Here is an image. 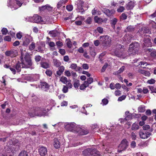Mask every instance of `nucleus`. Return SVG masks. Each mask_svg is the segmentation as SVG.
I'll list each match as a JSON object with an SVG mask.
<instances>
[{"instance_id":"obj_30","label":"nucleus","mask_w":156,"mask_h":156,"mask_svg":"<svg viewBox=\"0 0 156 156\" xmlns=\"http://www.w3.org/2000/svg\"><path fill=\"white\" fill-rule=\"evenodd\" d=\"M108 35H103L101 36L100 37V41L102 42V44L104 43V42L106 41L108 38Z\"/></svg>"},{"instance_id":"obj_54","label":"nucleus","mask_w":156,"mask_h":156,"mask_svg":"<svg viewBox=\"0 0 156 156\" xmlns=\"http://www.w3.org/2000/svg\"><path fill=\"white\" fill-rule=\"evenodd\" d=\"M2 32L3 34L6 35L7 34L8 31L6 28H4L2 29Z\"/></svg>"},{"instance_id":"obj_41","label":"nucleus","mask_w":156,"mask_h":156,"mask_svg":"<svg viewBox=\"0 0 156 156\" xmlns=\"http://www.w3.org/2000/svg\"><path fill=\"white\" fill-rule=\"evenodd\" d=\"M117 22V20L116 19L114 18L111 21V23L112 26L113 28L114 29L115 27V25L116 24Z\"/></svg>"},{"instance_id":"obj_36","label":"nucleus","mask_w":156,"mask_h":156,"mask_svg":"<svg viewBox=\"0 0 156 156\" xmlns=\"http://www.w3.org/2000/svg\"><path fill=\"white\" fill-rule=\"evenodd\" d=\"M139 128V126L138 125L135 123H134L132 126L131 129L132 130H137Z\"/></svg>"},{"instance_id":"obj_8","label":"nucleus","mask_w":156,"mask_h":156,"mask_svg":"<svg viewBox=\"0 0 156 156\" xmlns=\"http://www.w3.org/2000/svg\"><path fill=\"white\" fill-rule=\"evenodd\" d=\"M5 55L7 56H10L11 58L16 57L18 55L17 51L15 49H12L6 51L5 52Z\"/></svg>"},{"instance_id":"obj_29","label":"nucleus","mask_w":156,"mask_h":156,"mask_svg":"<svg viewBox=\"0 0 156 156\" xmlns=\"http://www.w3.org/2000/svg\"><path fill=\"white\" fill-rule=\"evenodd\" d=\"M60 81L65 84H66L68 82L67 78L64 76H62L61 77Z\"/></svg>"},{"instance_id":"obj_49","label":"nucleus","mask_w":156,"mask_h":156,"mask_svg":"<svg viewBox=\"0 0 156 156\" xmlns=\"http://www.w3.org/2000/svg\"><path fill=\"white\" fill-rule=\"evenodd\" d=\"M147 62H140L139 65L138 66H140L141 67H143L144 68H145L144 66H147Z\"/></svg>"},{"instance_id":"obj_14","label":"nucleus","mask_w":156,"mask_h":156,"mask_svg":"<svg viewBox=\"0 0 156 156\" xmlns=\"http://www.w3.org/2000/svg\"><path fill=\"white\" fill-rule=\"evenodd\" d=\"M103 11L108 17L111 16L112 15L114 14L115 12V11L114 9H112L110 10L108 9H103Z\"/></svg>"},{"instance_id":"obj_61","label":"nucleus","mask_w":156,"mask_h":156,"mask_svg":"<svg viewBox=\"0 0 156 156\" xmlns=\"http://www.w3.org/2000/svg\"><path fill=\"white\" fill-rule=\"evenodd\" d=\"M155 82V80L154 79H152L148 80L147 81V83L150 84H152L154 83Z\"/></svg>"},{"instance_id":"obj_12","label":"nucleus","mask_w":156,"mask_h":156,"mask_svg":"<svg viewBox=\"0 0 156 156\" xmlns=\"http://www.w3.org/2000/svg\"><path fill=\"white\" fill-rule=\"evenodd\" d=\"M68 1V0H61L57 5V8L58 9L63 10L65 8L64 5Z\"/></svg>"},{"instance_id":"obj_10","label":"nucleus","mask_w":156,"mask_h":156,"mask_svg":"<svg viewBox=\"0 0 156 156\" xmlns=\"http://www.w3.org/2000/svg\"><path fill=\"white\" fill-rule=\"evenodd\" d=\"M139 134L140 138L143 139H145L148 138L151 135L150 132H144L142 130H140Z\"/></svg>"},{"instance_id":"obj_64","label":"nucleus","mask_w":156,"mask_h":156,"mask_svg":"<svg viewBox=\"0 0 156 156\" xmlns=\"http://www.w3.org/2000/svg\"><path fill=\"white\" fill-rule=\"evenodd\" d=\"M83 68L84 69H87L89 68L88 65L86 63H84L82 65Z\"/></svg>"},{"instance_id":"obj_17","label":"nucleus","mask_w":156,"mask_h":156,"mask_svg":"<svg viewBox=\"0 0 156 156\" xmlns=\"http://www.w3.org/2000/svg\"><path fill=\"white\" fill-rule=\"evenodd\" d=\"M143 44L144 46L147 47L151 46L152 43L151 41V40L149 38H145Z\"/></svg>"},{"instance_id":"obj_26","label":"nucleus","mask_w":156,"mask_h":156,"mask_svg":"<svg viewBox=\"0 0 156 156\" xmlns=\"http://www.w3.org/2000/svg\"><path fill=\"white\" fill-rule=\"evenodd\" d=\"M49 34L51 35L52 37H54L57 36L59 33L57 30H53L49 31Z\"/></svg>"},{"instance_id":"obj_6","label":"nucleus","mask_w":156,"mask_h":156,"mask_svg":"<svg viewBox=\"0 0 156 156\" xmlns=\"http://www.w3.org/2000/svg\"><path fill=\"white\" fill-rule=\"evenodd\" d=\"M128 145L127 140L126 139H123L121 142L118 147V151L119 152H121L122 151L125 150L127 148Z\"/></svg>"},{"instance_id":"obj_43","label":"nucleus","mask_w":156,"mask_h":156,"mask_svg":"<svg viewBox=\"0 0 156 156\" xmlns=\"http://www.w3.org/2000/svg\"><path fill=\"white\" fill-rule=\"evenodd\" d=\"M18 156H28V154L26 151H23L19 154Z\"/></svg>"},{"instance_id":"obj_9","label":"nucleus","mask_w":156,"mask_h":156,"mask_svg":"<svg viewBox=\"0 0 156 156\" xmlns=\"http://www.w3.org/2000/svg\"><path fill=\"white\" fill-rule=\"evenodd\" d=\"M88 133L89 131L88 130L82 129L78 126L75 133H77V134L79 135H83L87 134Z\"/></svg>"},{"instance_id":"obj_33","label":"nucleus","mask_w":156,"mask_h":156,"mask_svg":"<svg viewBox=\"0 0 156 156\" xmlns=\"http://www.w3.org/2000/svg\"><path fill=\"white\" fill-rule=\"evenodd\" d=\"M145 107L144 105H140L138 107V110L139 112H144L145 110Z\"/></svg>"},{"instance_id":"obj_1","label":"nucleus","mask_w":156,"mask_h":156,"mask_svg":"<svg viewBox=\"0 0 156 156\" xmlns=\"http://www.w3.org/2000/svg\"><path fill=\"white\" fill-rule=\"evenodd\" d=\"M20 64L22 68H30L33 69L34 67L32 66V63L30 58V56L28 53H26L24 58H21Z\"/></svg>"},{"instance_id":"obj_48","label":"nucleus","mask_w":156,"mask_h":156,"mask_svg":"<svg viewBox=\"0 0 156 156\" xmlns=\"http://www.w3.org/2000/svg\"><path fill=\"white\" fill-rule=\"evenodd\" d=\"M125 67L124 66H122L120 69L117 72V74H120L123 72L124 70Z\"/></svg>"},{"instance_id":"obj_62","label":"nucleus","mask_w":156,"mask_h":156,"mask_svg":"<svg viewBox=\"0 0 156 156\" xmlns=\"http://www.w3.org/2000/svg\"><path fill=\"white\" fill-rule=\"evenodd\" d=\"M59 52L62 55H64L66 53V51L64 49H60L59 50Z\"/></svg>"},{"instance_id":"obj_37","label":"nucleus","mask_w":156,"mask_h":156,"mask_svg":"<svg viewBox=\"0 0 156 156\" xmlns=\"http://www.w3.org/2000/svg\"><path fill=\"white\" fill-rule=\"evenodd\" d=\"M21 51V56H20V59L22 57V58H24L26 54L27 53L25 50H24L23 48H21L20 49Z\"/></svg>"},{"instance_id":"obj_38","label":"nucleus","mask_w":156,"mask_h":156,"mask_svg":"<svg viewBox=\"0 0 156 156\" xmlns=\"http://www.w3.org/2000/svg\"><path fill=\"white\" fill-rule=\"evenodd\" d=\"M134 29L133 26H129L127 27L126 30H125V32H131L133 31L134 30Z\"/></svg>"},{"instance_id":"obj_35","label":"nucleus","mask_w":156,"mask_h":156,"mask_svg":"<svg viewBox=\"0 0 156 156\" xmlns=\"http://www.w3.org/2000/svg\"><path fill=\"white\" fill-rule=\"evenodd\" d=\"M93 78L92 77H89L87 79V81H85L84 82L89 86V84H91L93 82Z\"/></svg>"},{"instance_id":"obj_32","label":"nucleus","mask_w":156,"mask_h":156,"mask_svg":"<svg viewBox=\"0 0 156 156\" xmlns=\"http://www.w3.org/2000/svg\"><path fill=\"white\" fill-rule=\"evenodd\" d=\"M70 67L72 69H75L76 71L80 70V67H78L76 64H72L71 65Z\"/></svg>"},{"instance_id":"obj_18","label":"nucleus","mask_w":156,"mask_h":156,"mask_svg":"<svg viewBox=\"0 0 156 156\" xmlns=\"http://www.w3.org/2000/svg\"><path fill=\"white\" fill-rule=\"evenodd\" d=\"M39 9L41 11H43L45 10L50 11L52 10V8L51 6L49 5H47L44 6L40 7H39Z\"/></svg>"},{"instance_id":"obj_7","label":"nucleus","mask_w":156,"mask_h":156,"mask_svg":"<svg viewBox=\"0 0 156 156\" xmlns=\"http://www.w3.org/2000/svg\"><path fill=\"white\" fill-rule=\"evenodd\" d=\"M27 19H28V21L36 23L43 21L41 17L37 15H34L33 17H29Z\"/></svg>"},{"instance_id":"obj_25","label":"nucleus","mask_w":156,"mask_h":156,"mask_svg":"<svg viewBox=\"0 0 156 156\" xmlns=\"http://www.w3.org/2000/svg\"><path fill=\"white\" fill-rule=\"evenodd\" d=\"M20 64V62L18 61L16 65H14L13 66V67L16 69L18 72L20 71L21 70V67Z\"/></svg>"},{"instance_id":"obj_2","label":"nucleus","mask_w":156,"mask_h":156,"mask_svg":"<svg viewBox=\"0 0 156 156\" xmlns=\"http://www.w3.org/2000/svg\"><path fill=\"white\" fill-rule=\"evenodd\" d=\"M85 156H100V153L95 149L87 148L83 151Z\"/></svg>"},{"instance_id":"obj_23","label":"nucleus","mask_w":156,"mask_h":156,"mask_svg":"<svg viewBox=\"0 0 156 156\" xmlns=\"http://www.w3.org/2000/svg\"><path fill=\"white\" fill-rule=\"evenodd\" d=\"M84 2L82 1V0H79V3L78 4V6L79 7V6L80 5V7L79 9H80L82 10L81 11H79V12H81V13L82 14L83 12L84 11V10L83 8V4Z\"/></svg>"},{"instance_id":"obj_15","label":"nucleus","mask_w":156,"mask_h":156,"mask_svg":"<svg viewBox=\"0 0 156 156\" xmlns=\"http://www.w3.org/2000/svg\"><path fill=\"white\" fill-rule=\"evenodd\" d=\"M147 51L150 52V57L153 59H156V50L153 48H149Z\"/></svg>"},{"instance_id":"obj_31","label":"nucleus","mask_w":156,"mask_h":156,"mask_svg":"<svg viewBox=\"0 0 156 156\" xmlns=\"http://www.w3.org/2000/svg\"><path fill=\"white\" fill-rule=\"evenodd\" d=\"M53 63L54 65L56 67H58L61 64V63L59 61L55 58L53 59Z\"/></svg>"},{"instance_id":"obj_24","label":"nucleus","mask_w":156,"mask_h":156,"mask_svg":"<svg viewBox=\"0 0 156 156\" xmlns=\"http://www.w3.org/2000/svg\"><path fill=\"white\" fill-rule=\"evenodd\" d=\"M40 64L41 66L44 69H47L49 67L48 63L46 62L41 61L40 62Z\"/></svg>"},{"instance_id":"obj_3","label":"nucleus","mask_w":156,"mask_h":156,"mask_svg":"<svg viewBox=\"0 0 156 156\" xmlns=\"http://www.w3.org/2000/svg\"><path fill=\"white\" fill-rule=\"evenodd\" d=\"M139 44L138 42H135L130 45L128 51L129 55L134 54L137 52L139 49Z\"/></svg>"},{"instance_id":"obj_63","label":"nucleus","mask_w":156,"mask_h":156,"mask_svg":"<svg viewBox=\"0 0 156 156\" xmlns=\"http://www.w3.org/2000/svg\"><path fill=\"white\" fill-rule=\"evenodd\" d=\"M80 85V84L79 83L78 81H77L74 83V86L77 89L78 87Z\"/></svg>"},{"instance_id":"obj_5","label":"nucleus","mask_w":156,"mask_h":156,"mask_svg":"<svg viewBox=\"0 0 156 156\" xmlns=\"http://www.w3.org/2000/svg\"><path fill=\"white\" fill-rule=\"evenodd\" d=\"M78 126L76 125L74 122L70 123L65 125V128L68 131L75 133Z\"/></svg>"},{"instance_id":"obj_60","label":"nucleus","mask_w":156,"mask_h":156,"mask_svg":"<svg viewBox=\"0 0 156 156\" xmlns=\"http://www.w3.org/2000/svg\"><path fill=\"white\" fill-rule=\"evenodd\" d=\"M65 74L67 76H71V73L69 71L66 70L65 72Z\"/></svg>"},{"instance_id":"obj_42","label":"nucleus","mask_w":156,"mask_h":156,"mask_svg":"<svg viewBox=\"0 0 156 156\" xmlns=\"http://www.w3.org/2000/svg\"><path fill=\"white\" fill-rule=\"evenodd\" d=\"M88 86V85H87L84 82V83L81 85L80 87V89L81 90H83L85 89L86 87H87Z\"/></svg>"},{"instance_id":"obj_22","label":"nucleus","mask_w":156,"mask_h":156,"mask_svg":"<svg viewBox=\"0 0 156 156\" xmlns=\"http://www.w3.org/2000/svg\"><path fill=\"white\" fill-rule=\"evenodd\" d=\"M54 146L56 148H58L60 147V144L57 138H55L54 140Z\"/></svg>"},{"instance_id":"obj_4","label":"nucleus","mask_w":156,"mask_h":156,"mask_svg":"<svg viewBox=\"0 0 156 156\" xmlns=\"http://www.w3.org/2000/svg\"><path fill=\"white\" fill-rule=\"evenodd\" d=\"M44 111L43 108L40 107H36L34 109L33 113L28 112L29 115L31 117H33L35 115L41 116L43 115V112Z\"/></svg>"},{"instance_id":"obj_11","label":"nucleus","mask_w":156,"mask_h":156,"mask_svg":"<svg viewBox=\"0 0 156 156\" xmlns=\"http://www.w3.org/2000/svg\"><path fill=\"white\" fill-rule=\"evenodd\" d=\"M33 39L31 36H25L23 40V45L24 46H27L29 44L33 41Z\"/></svg>"},{"instance_id":"obj_53","label":"nucleus","mask_w":156,"mask_h":156,"mask_svg":"<svg viewBox=\"0 0 156 156\" xmlns=\"http://www.w3.org/2000/svg\"><path fill=\"white\" fill-rule=\"evenodd\" d=\"M66 9L69 11H72L73 9V6L71 5H68L66 6Z\"/></svg>"},{"instance_id":"obj_20","label":"nucleus","mask_w":156,"mask_h":156,"mask_svg":"<svg viewBox=\"0 0 156 156\" xmlns=\"http://www.w3.org/2000/svg\"><path fill=\"white\" fill-rule=\"evenodd\" d=\"M134 38L133 36L131 34L126 35L123 40L126 41H130L131 40H133Z\"/></svg>"},{"instance_id":"obj_45","label":"nucleus","mask_w":156,"mask_h":156,"mask_svg":"<svg viewBox=\"0 0 156 156\" xmlns=\"http://www.w3.org/2000/svg\"><path fill=\"white\" fill-rule=\"evenodd\" d=\"M95 31H97L100 34H102L103 32V28L101 27H98L97 29L95 30Z\"/></svg>"},{"instance_id":"obj_40","label":"nucleus","mask_w":156,"mask_h":156,"mask_svg":"<svg viewBox=\"0 0 156 156\" xmlns=\"http://www.w3.org/2000/svg\"><path fill=\"white\" fill-rule=\"evenodd\" d=\"M35 48V44L34 42H32L31 44L29 46V49L30 50H34Z\"/></svg>"},{"instance_id":"obj_46","label":"nucleus","mask_w":156,"mask_h":156,"mask_svg":"<svg viewBox=\"0 0 156 156\" xmlns=\"http://www.w3.org/2000/svg\"><path fill=\"white\" fill-rule=\"evenodd\" d=\"M130 136L132 140H135L136 139V136L133 132L131 133Z\"/></svg>"},{"instance_id":"obj_44","label":"nucleus","mask_w":156,"mask_h":156,"mask_svg":"<svg viewBox=\"0 0 156 156\" xmlns=\"http://www.w3.org/2000/svg\"><path fill=\"white\" fill-rule=\"evenodd\" d=\"M56 44L58 48H61L63 45V43L60 41H58L56 42Z\"/></svg>"},{"instance_id":"obj_50","label":"nucleus","mask_w":156,"mask_h":156,"mask_svg":"<svg viewBox=\"0 0 156 156\" xmlns=\"http://www.w3.org/2000/svg\"><path fill=\"white\" fill-rule=\"evenodd\" d=\"M66 41H67V42L66 43V44L67 46L69 48H70L72 46V44L71 43V42L70 41V40L69 39H68L66 40Z\"/></svg>"},{"instance_id":"obj_21","label":"nucleus","mask_w":156,"mask_h":156,"mask_svg":"<svg viewBox=\"0 0 156 156\" xmlns=\"http://www.w3.org/2000/svg\"><path fill=\"white\" fill-rule=\"evenodd\" d=\"M134 6V2L130 1L127 4L126 8L127 9H132Z\"/></svg>"},{"instance_id":"obj_16","label":"nucleus","mask_w":156,"mask_h":156,"mask_svg":"<svg viewBox=\"0 0 156 156\" xmlns=\"http://www.w3.org/2000/svg\"><path fill=\"white\" fill-rule=\"evenodd\" d=\"M7 144V145L9 144L10 145H13V146L12 147L13 148H15L16 149H15V150L16 151L18 150L19 149V147L18 145L19 144L17 143L15 146V144L14 143L13 140H9Z\"/></svg>"},{"instance_id":"obj_27","label":"nucleus","mask_w":156,"mask_h":156,"mask_svg":"<svg viewBox=\"0 0 156 156\" xmlns=\"http://www.w3.org/2000/svg\"><path fill=\"white\" fill-rule=\"evenodd\" d=\"M111 38H110L108 36V39L106 40L104 43L103 44V45L105 46H108L110 44L111 42Z\"/></svg>"},{"instance_id":"obj_39","label":"nucleus","mask_w":156,"mask_h":156,"mask_svg":"<svg viewBox=\"0 0 156 156\" xmlns=\"http://www.w3.org/2000/svg\"><path fill=\"white\" fill-rule=\"evenodd\" d=\"M48 44L50 47H52L51 49L52 51L55 49V48L54 47L55 45V43L53 42L50 41L49 42H48Z\"/></svg>"},{"instance_id":"obj_47","label":"nucleus","mask_w":156,"mask_h":156,"mask_svg":"<svg viewBox=\"0 0 156 156\" xmlns=\"http://www.w3.org/2000/svg\"><path fill=\"white\" fill-rule=\"evenodd\" d=\"M148 87L150 90L151 91V93H156V89L155 88L152 86H149Z\"/></svg>"},{"instance_id":"obj_59","label":"nucleus","mask_w":156,"mask_h":156,"mask_svg":"<svg viewBox=\"0 0 156 156\" xmlns=\"http://www.w3.org/2000/svg\"><path fill=\"white\" fill-rule=\"evenodd\" d=\"M46 74L49 76H51L52 74V72L51 70L47 69L45 72Z\"/></svg>"},{"instance_id":"obj_19","label":"nucleus","mask_w":156,"mask_h":156,"mask_svg":"<svg viewBox=\"0 0 156 156\" xmlns=\"http://www.w3.org/2000/svg\"><path fill=\"white\" fill-rule=\"evenodd\" d=\"M16 3L18 7H20L23 3L29 2L28 0H15Z\"/></svg>"},{"instance_id":"obj_52","label":"nucleus","mask_w":156,"mask_h":156,"mask_svg":"<svg viewBox=\"0 0 156 156\" xmlns=\"http://www.w3.org/2000/svg\"><path fill=\"white\" fill-rule=\"evenodd\" d=\"M127 16L124 13H123L120 16V18L122 20H125L126 19Z\"/></svg>"},{"instance_id":"obj_51","label":"nucleus","mask_w":156,"mask_h":156,"mask_svg":"<svg viewBox=\"0 0 156 156\" xmlns=\"http://www.w3.org/2000/svg\"><path fill=\"white\" fill-rule=\"evenodd\" d=\"M90 55L93 56H94L96 54L95 50L93 48H92L90 50Z\"/></svg>"},{"instance_id":"obj_34","label":"nucleus","mask_w":156,"mask_h":156,"mask_svg":"<svg viewBox=\"0 0 156 156\" xmlns=\"http://www.w3.org/2000/svg\"><path fill=\"white\" fill-rule=\"evenodd\" d=\"M94 20L96 23H101L103 21L101 18H99L97 16H95L94 17Z\"/></svg>"},{"instance_id":"obj_28","label":"nucleus","mask_w":156,"mask_h":156,"mask_svg":"<svg viewBox=\"0 0 156 156\" xmlns=\"http://www.w3.org/2000/svg\"><path fill=\"white\" fill-rule=\"evenodd\" d=\"M49 87L48 84L45 82H43L41 83V88L43 90L48 89Z\"/></svg>"},{"instance_id":"obj_13","label":"nucleus","mask_w":156,"mask_h":156,"mask_svg":"<svg viewBox=\"0 0 156 156\" xmlns=\"http://www.w3.org/2000/svg\"><path fill=\"white\" fill-rule=\"evenodd\" d=\"M47 149L45 147H40L38 149V152L41 156H45L47 154Z\"/></svg>"},{"instance_id":"obj_57","label":"nucleus","mask_w":156,"mask_h":156,"mask_svg":"<svg viewBox=\"0 0 156 156\" xmlns=\"http://www.w3.org/2000/svg\"><path fill=\"white\" fill-rule=\"evenodd\" d=\"M136 146V143L135 141H132L130 144V147L132 148H134Z\"/></svg>"},{"instance_id":"obj_58","label":"nucleus","mask_w":156,"mask_h":156,"mask_svg":"<svg viewBox=\"0 0 156 156\" xmlns=\"http://www.w3.org/2000/svg\"><path fill=\"white\" fill-rule=\"evenodd\" d=\"M4 40L5 41H11V38L9 36H7L4 37Z\"/></svg>"},{"instance_id":"obj_56","label":"nucleus","mask_w":156,"mask_h":156,"mask_svg":"<svg viewBox=\"0 0 156 156\" xmlns=\"http://www.w3.org/2000/svg\"><path fill=\"white\" fill-rule=\"evenodd\" d=\"M102 102L103 105H105L108 103V100L104 98L102 100Z\"/></svg>"},{"instance_id":"obj_55","label":"nucleus","mask_w":156,"mask_h":156,"mask_svg":"<svg viewBox=\"0 0 156 156\" xmlns=\"http://www.w3.org/2000/svg\"><path fill=\"white\" fill-rule=\"evenodd\" d=\"M41 58V57L40 55H36L35 57V60L36 62H37L40 61Z\"/></svg>"}]
</instances>
